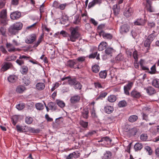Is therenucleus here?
<instances>
[{
	"label": "nucleus",
	"mask_w": 159,
	"mask_h": 159,
	"mask_svg": "<svg viewBox=\"0 0 159 159\" xmlns=\"http://www.w3.org/2000/svg\"><path fill=\"white\" fill-rule=\"evenodd\" d=\"M66 80H68L69 84L70 86H73L75 89L80 90L82 88V85L79 81L76 80V78H71L70 76H67L61 79L62 81Z\"/></svg>",
	"instance_id": "nucleus-1"
},
{
	"label": "nucleus",
	"mask_w": 159,
	"mask_h": 159,
	"mask_svg": "<svg viewBox=\"0 0 159 159\" xmlns=\"http://www.w3.org/2000/svg\"><path fill=\"white\" fill-rule=\"evenodd\" d=\"M23 24L20 22H16L10 26L8 29L9 33L11 35H14L18 33L23 27Z\"/></svg>",
	"instance_id": "nucleus-2"
},
{
	"label": "nucleus",
	"mask_w": 159,
	"mask_h": 159,
	"mask_svg": "<svg viewBox=\"0 0 159 159\" xmlns=\"http://www.w3.org/2000/svg\"><path fill=\"white\" fill-rule=\"evenodd\" d=\"M7 9H2L0 12V24L6 25L7 24Z\"/></svg>",
	"instance_id": "nucleus-3"
},
{
	"label": "nucleus",
	"mask_w": 159,
	"mask_h": 159,
	"mask_svg": "<svg viewBox=\"0 0 159 159\" xmlns=\"http://www.w3.org/2000/svg\"><path fill=\"white\" fill-rule=\"evenodd\" d=\"M70 31V34H69V36L67 38V41L72 42H76L79 39L80 36V34L76 33L75 31Z\"/></svg>",
	"instance_id": "nucleus-4"
},
{
	"label": "nucleus",
	"mask_w": 159,
	"mask_h": 159,
	"mask_svg": "<svg viewBox=\"0 0 159 159\" xmlns=\"http://www.w3.org/2000/svg\"><path fill=\"white\" fill-rule=\"evenodd\" d=\"M79 64L77 63L75 59L69 60L66 63V65L68 67L71 69H79L80 67Z\"/></svg>",
	"instance_id": "nucleus-5"
},
{
	"label": "nucleus",
	"mask_w": 159,
	"mask_h": 159,
	"mask_svg": "<svg viewBox=\"0 0 159 159\" xmlns=\"http://www.w3.org/2000/svg\"><path fill=\"white\" fill-rule=\"evenodd\" d=\"M37 38V36L36 34H31L25 39V42L27 44H32L36 40Z\"/></svg>",
	"instance_id": "nucleus-6"
},
{
	"label": "nucleus",
	"mask_w": 159,
	"mask_h": 159,
	"mask_svg": "<svg viewBox=\"0 0 159 159\" xmlns=\"http://www.w3.org/2000/svg\"><path fill=\"white\" fill-rule=\"evenodd\" d=\"M21 16L20 11H17L11 12L10 14V18L12 20H16L19 19Z\"/></svg>",
	"instance_id": "nucleus-7"
},
{
	"label": "nucleus",
	"mask_w": 159,
	"mask_h": 159,
	"mask_svg": "<svg viewBox=\"0 0 159 159\" xmlns=\"http://www.w3.org/2000/svg\"><path fill=\"white\" fill-rule=\"evenodd\" d=\"M133 9L128 5L125 9L124 12V15L125 16L128 17L132 16L133 13Z\"/></svg>",
	"instance_id": "nucleus-8"
},
{
	"label": "nucleus",
	"mask_w": 159,
	"mask_h": 159,
	"mask_svg": "<svg viewBox=\"0 0 159 159\" xmlns=\"http://www.w3.org/2000/svg\"><path fill=\"white\" fill-rule=\"evenodd\" d=\"M130 29V26L128 24H124L120 27V33L123 34H126L129 31Z\"/></svg>",
	"instance_id": "nucleus-9"
},
{
	"label": "nucleus",
	"mask_w": 159,
	"mask_h": 159,
	"mask_svg": "<svg viewBox=\"0 0 159 159\" xmlns=\"http://www.w3.org/2000/svg\"><path fill=\"white\" fill-rule=\"evenodd\" d=\"M133 84L132 82L129 83L127 84H126L124 87V90L125 93L127 95L129 96L130 93L129 90L132 88Z\"/></svg>",
	"instance_id": "nucleus-10"
},
{
	"label": "nucleus",
	"mask_w": 159,
	"mask_h": 159,
	"mask_svg": "<svg viewBox=\"0 0 159 159\" xmlns=\"http://www.w3.org/2000/svg\"><path fill=\"white\" fill-rule=\"evenodd\" d=\"M129 95L134 99H139L142 96L141 93L135 89L131 92Z\"/></svg>",
	"instance_id": "nucleus-11"
},
{
	"label": "nucleus",
	"mask_w": 159,
	"mask_h": 159,
	"mask_svg": "<svg viewBox=\"0 0 159 159\" xmlns=\"http://www.w3.org/2000/svg\"><path fill=\"white\" fill-rule=\"evenodd\" d=\"M80 96L77 94L72 96L70 99V103L72 104L78 103L80 101Z\"/></svg>",
	"instance_id": "nucleus-12"
},
{
	"label": "nucleus",
	"mask_w": 159,
	"mask_h": 159,
	"mask_svg": "<svg viewBox=\"0 0 159 159\" xmlns=\"http://www.w3.org/2000/svg\"><path fill=\"white\" fill-rule=\"evenodd\" d=\"M13 67V65L11 62H4L1 69L2 71L4 72Z\"/></svg>",
	"instance_id": "nucleus-13"
},
{
	"label": "nucleus",
	"mask_w": 159,
	"mask_h": 159,
	"mask_svg": "<svg viewBox=\"0 0 159 159\" xmlns=\"http://www.w3.org/2000/svg\"><path fill=\"white\" fill-rule=\"evenodd\" d=\"M146 90L147 93L150 95H153L157 92V91L152 87H148L147 88L144 89Z\"/></svg>",
	"instance_id": "nucleus-14"
},
{
	"label": "nucleus",
	"mask_w": 159,
	"mask_h": 159,
	"mask_svg": "<svg viewBox=\"0 0 159 159\" xmlns=\"http://www.w3.org/2000/svg\"><path fill=\"white\" fill-rule=\"evenodd\" d=\"M82 116L84 118L87 119L89 117V108L86 107L84 108L81 111Z\"/></svg>",
	"instance_id": "nucleus-15"
},
{
	"label": "nucleus",
	"mask_w": 159,
	"mask_h": 159,
	"mask_svg": "<svg viewBox=\"0 0 159 159\" xmlns=\"http://www.w3.org/2000/svg\"><path fill=\"white\" fill-rule=\"evenodd\" d=\"M100 54H98V52L97 51L94 50L92 53L89 56V59H94L96 57V59L97 60L100 59Z\"/></svg>",
	"instance_id": "nucleus-16"
},
{
	"label": "nucleus",
	"mask_w": 159,
	"mask_h": 159,
	"mask_svg": "<svg viewBox=\"0 0 159 159\" xmlns=\"http://www.w3.org/2000/svg\"><path fill=\"white\" fill-rule=\"evenodd\" d=\"M100 35L102 36L104 39H106L108 40H111L113 38V35L112 34L110 33H106L105 32H102V33H101V34Z\"/></svg>",
	"instance_id": "nucleus-17"
},
{
	"label": "nucleus",
	"mask_w": 159,
	"mask_h": 159,
	"mask_svg": "<svg viewBox=\"0 0 159 159\" xmlns=\"http://www.w3.org/2000/svg\"><path fill=\"white\" fill-rule=\"evenodd\" d=\"M44 34L43 33L39 37L37 41L34 43V45L33 46V47L35 48L37 47L42 42L43 39L44 37Z\"/></svg>",
	"instance_id": "nucleus-18"
},
{
	"label": "nucleus",
	"mask_w": 159,
	"mask_h": 159,
	"mask_svg": "<svg viewBox=\"0 0 159 159\" xmlns=\"http://www.w3.org/2000/svg\"><path fill=\"white\" fill-rule=\"evenodd\" d=\"M101 2V0H93L91 2H90L88 5V8H90L96 4H100Z\"/></svg>",
	"instance_id": "nucleus-19"
},
{
	"label": "nucleus",
	"mask_w": 159,
	"mask_h": 159,
	"mask_svg": "<svg viewBox=\"0 0 159 159\" xmlns=\"http://www.w3.org/2000/svg\"><path fill=\"white\" fill-rule=\"evenodd\" d=\"M146 20L143 19H138L135 21L134 25H143L146 23Z\"/></svg>",
	"instance_id": "nucleus-20"
},
{
	"label": "nucleus",
	"mask_w": 159,
	"mask_h": 159,
	"mask_svg": "<svg viewBox=\"0 0 159 159\" xmlns=\"http://www.w3.org/2000/svg\"><path fill=\"white\" fill-rule=\"evenodd\" d=\"M48 107L49 108L50 110L52 111L56 110L57 109V106L55 103L52 102H49L48 104Z\"/></svg>",
	"instance_id": "nucleus-21"
},
{
	"label": "nucleus",
	"mask_w": 159,
	"mask_h": 159,
	"mask_svg": "<svg viewBox=\"0 0 159 159\" xmlns=\"http://www.w3.org/2000/svg\"><path fill=\"white\" fill-rule=\"evenodd\" d=\"M143 148L142 143L138 142L135 143L134 146V148L136 151H140Z\"/></svg>",
	"instance_id": "nucleus-22"
},
{
	"label": "nucleus",
	"mask_w": 159,
	"mask_h": 159,
	"mask_svg": "<svg viewBox=\"0 0 159 159\" xmlns=\"http://www.w3.org/2000/svg\"><path fill=\"white\" fill-rule=\"evenodd\" d=\"M104 110L105 112L108 114L111 113L114 110L113 107L110 106H106L104 107Z\"/></svg>",
	"instance_id": "nucleus-23"
},
{
	"label": "nucleus",
	"mask_w": 159,
	"mask_h": 159,
	"mask_svg": "<svg viewBox=\"0 0 159 159\" xmlns=\"http://www.w3.org/2000/svg\"><path fill=\"white\" fill-rule=\"evenodd\" d=\"M85 60V57H78L77 58L75 59L77 63L79 64V66L80 67V69L83 66L81 65V62L84 61Z\"/></svg>",
	"instance_id": "nucleus-24"
},
{
	"label": "nucleus",
	"mask_w": 159,
	"mask_h": 159,
	"mask_svg": "<svg viewBox=\"0 0 159 159\" xmlns=\"http://www.w3.org/2000/svg\"><path fill=\"white\" fill-rule=\"evenodd\" d=\"M17 79V77L14 75H10L7 78L8 81L11 83H13L16 81Z\"/></svg>",
	"instance_id": "nucleus-25"
},
{
	"label": "nucleus",
	"mask_w": 159,
	"mask_h": 159,
	"mask_svg": "<svg viewBox=\"0 0 159 159\" xmlns=\"http://www.w3.org/2000/svg\"><path fill=\"white\" fill-rule=\"evenodd\" d=\"M107 46V44L106 42H102L98 46V49L99 51H102L106 48Z\"/></svg>",
	"instance_id": "nucleus-26"
},
{
	"label": "nucleus",
	"mask_w": 159,
	"mask_h": 159,
	"mask_svg": "<svg viewBox=\"0 0 159 159\" xmlns=\"http://www.w3.org/2000/svg\"><path fill=\"white\" fill-rule=\"evenodd\" d=\"M113 11V13L116 16H117L119 14L120 11L119 7H118L117 5H114L112 8Z\"/></svg>",
	"instance_id": "nucleus-27"
},
{
	"label": "nucleus",
	"mask_w": 159,
	"mask_h": 159,
	"mask_svg": "<svg viewBox=\"0 0 159 159\" xmlns=\"http://www.w3.org/2000/svg\"><path fill=\"white\" fill-rule=\"evenodd\" d=\"M124 59V57L122 54H119L116 57L115 60L113 61L114 63H118L119 61H123Z\"/></svg>",
	"instance_id": "nucleus-28"
},
{
	"label": "nucleus",
	"mask_w": 159,
	"mask_h": 159,
	"mask_svg": "<svg viewBox=\"0 0 159 159\" xmlns=\"http://www.w3.org/2000/svg\"><path fill=\"white\" fill-rule=\"evenodd\" d=\"M147 3L146 4V10L150 12H153V10L151 6V2L147 0Z\"/></svg>",
	"instance_id": "nucleus-29"
},
{
	"label": "nucleus",
	"mask_w": 159,
	"mask_h": 159,
	"mask_svg": "<svg viewBox=\"0 0 159 159\" xmlns=\"http://www.w3.org/2000/svg\"><path fill=\"white\" fill-rule=\"evenodd\" d=\"M105 28V25L104 24H102L99 25L98 27L97 30L99 34L100 35L101 34V33L104 32V31L103 30Z\"/></svg>",
	"instance_id": "nucleus-30"
},
{
	"label": "nucleus",
	"mask_w": 159,
	"mask_h": 159,
	"mask_svg": "<svg viewBox=\"0 0 159 159\" xmlns=\"http://www.w3.org/2000/svg\"><path fill=\"white\" fill-rule=\"evenodd\" d=\"M36 87L37 89L41 90L44 89L45 85L43 83H38L36 84Z\"/></svg>",
	"instance_id": "nucleus-31"
},
{
	"label": "nucleus",
	"mask_w": 159,
	"mask_h": 159,
	"mask_svg": "<svg viewBox=\"0 0 159 159\" xmlns=\"http://www.w3.org/2000/svg\"><path fill=\"white\" fill-rule=\"evenodd\" d=\"M112 156V153L110 151H107L104 154L103 158L104 159H110Z\"/></svg>",
	"instance_id": "nucleus-32"
},
{
	"label": "nucleus",
	"mask_w": 159,
	"mask_h": 159,
	"mask_svg": "<svg viewBox=\"0 0 159 159\" xmlns=\"http://www.w3.org/2000/svg\"><path fill=\"white\" fill-rule=\"evenodd\" d=\"M26 89L22 85L18 86L16 89V92L19 93H22Z\"/></svg>",
	"instance_id": "nucleus-33"
},
{
	"label": "nucleus",
	"mask_w": 159,
	"mask_h": 159,
	"mask_svg": "<svg viewBox=\"0 0 159 159\" xmlns=\"http://www.w3.org/2000/svg\"><path fill=\"white\" fill-rule=\"evenodd\" d=\"M105 51L106 54L111 56V54L114 52V50L112 48L108 47L106 48Z\"/></svg>",
	"instance_id": "nucleus-34"
},
{
	"label": "nucleus",
	"mask_w": 159,
	"mask_h": 159,
	"mask_svg": "<svg viewBox=\"0 0 159 159\" xmlns=\"http://www.w3.org/2000/svg\"><path fill=\"white\" fill-rule=\"evenodd\" d=\"M81 18H80V15H77L75 16V20L73 23L75 25H79L80 22Z\"/></svg>",
	"instance_id": "nucleus-35"
},
{
	"label": "nucleus",
	"mask_w": 159,
	"mask_h": 159,
	"mask_svg": "<svg viewBox=\"0 0 159 159\" xmlns=\"http://www.w3.org/2000/svg\"><path fill=\"white\" fill-rule=\"evenodd\" d=\"M56 102L57 105L61 108H63L65 106V103L62 101L60 99H57L56 100Z\"/></svg>",
	"instance_id": "nucleus-36"
},
{
	"label": "nucleus",
	"mask_w": 159,
	"mask_h": 159,
	"mask_svg": "<svg viewBox=\"0 0 159 159\" xmlns=\"http://www.w3.org/2000/svg\"><path fill=\"white\" fill-rule=\"evenodd\" d=\"M152 84L156 88H159V79H154L152 81Z\"/></svg>",
	"instance_id": "nucleus-37"
},
{
	"label": "nucleus",
	"mask_w": 159,
	"mask_h": 159,
	"mask_svg": "<svg viewBox=\"0 0 159 159\" xmlns=\"http://www.w3.org/2000/svg\"><path fill=\"white\" fill-rule=\"evenodd\" d=\"M156 33L155 31L153 30L152 33L149 35L147 38L152 41L157 35L155 34Z\"/></svg>",
	"instance_id": "nucleus-38"
},
{
	"label": "nucleus",
	"mask_w": 159,
	"mask_h": 159,
	"mask_svg": "<svg viewBox=\"0 0 159 159\" xmlns=\"http://www.w3.org/2000/svg\"><path fill=\"white\" fill-rule=\"evenodd\" d=\"M107 92H101L100 95L96 98V100H102L107 95Z\"/></svg>",
	"instance_id": "nucleus-39"
},
{
	"label": "nucleus",
	"mask_w": 159,
	"mask_h": 159,
	"mask_svg": "<svg viewBox=\"0 0 159 159\" xmlns=\"http://www.w3.org/2000/svg\"><path fill=\"white\" fill-rule=\"evenodd\" d=\"M138 118L137 116L134 115L130 116L128 120L129 122L133 123L136 121Z\"/></svg>",
	"instance_id": "nucleus-40"
},
{
	"label": "nucleus",
	"mask_w": 159,
	"mask_h": 159,
	"mask_svg": "<svg viewBox=\"0 0 159 159\" xmlns=\"http://www.w3.org/2000/svg\"><path fill=\"white\" fill-rule=\"evenodd\" d=\"M116 100V96L113 95H111L108 97V100L111 102H115Z\"/></svg>",
	"instance_id": "nucleus-41"
},
{
	"label": "nucleus",
	"mask_w": 159,
	"mask_h": 159,
	"mask_svg": "<svg viewBox=\"0 0 159 159\" xmlns=\"http://www.w3.org/2000/svg\"><path fill=\"white\" fill-rule=\"evenodd\" d=\"M100 69V67L98 65H95L92 67V70L93 72L97 73L99 71Z\"/></svg>",
	"instance_id": "nucleus-42"
},
{
	"label": "nucleus",
	"mask_w": 159,
	"mask_h": 159,
	"mask_svg": "<svg viewBox=\"0 0 159 159\" xmlns=\"http://www.w3.org/2000/svg\"><path fill=\"white\" fill-rule=\"evenodd\" d=\"M100 77L102 79H105L107 75V71L106 70L101 71L99 73Z\"/></svg>",
	"instance_id": "nucleus-43"
},
{
	"label": "nucleus",
	"mask_w": 159,
	"mask_h": 159,
	"mask_svg": "<svg viewBox=\"0 0 159 159\" xmlns=\"http://www.w3.org/2000/svg\"><path fill=\"white\" fill-rule=\"evenodd\" d=\"M28 68L26 66H23L21 67V72L23 75H26L28 72Z\"/></svg>",
	"instance_id": "nucleus-44"
},
{
	"label": "nucleus",
	"mask_w": 159,
	"mask_h": 159,
	"mask_svg": "<svg viewBox=\"0 0 159 159\" xmlns=\"http://www.w3.org/2000/svg\"><path fill=\"white\" fill-rule=\"evenodd\" d=\"M35 106L36 108L39 110H42L44 108L43 104L40 103H36L35 105Z\"/></svg>",
	"instance_id": "nucleus-45"
},
{
	"label": "nucleus",
	"mask_w": 159,
	"mask_h": 159,
	"mask_svg": "<svg viewBox=\"0 0 159 159\" xmlns=\"http://www.w3.org/2000/svg\"><path fill=\"white\" fill-rule=\"evenodd\" d=\"M140 140L142 141H146L148 139V136L146 134H143L140 136Z\"/></svg>",
	"instance_id": "nucleus-46"
},
{
	"label": "nucleus",
	"mask_w": 159,
	"mask_h": 159,
	"mask_svg": "<svg viewBox=\"0 0 159 159\" xmlns=\"http://www.w3.org/2000/svg\"><path fill=\"white\" fill-rule=\"evenodd\" d=\"M152 42L147 38L144 42V46L146 47L149 48Z\"/></svg>",
	"instance_id": "nucleus-47"
},
{
	"label": "nucleus",
	"mask_w": 159,
	"mask_h": 159,
	"mask_svg": "<svg viewBox=\"0 0 159 159\" xmlns=\"http://www.w3.org/2000/svg\"><path fill=\"white\" fill-rule=\"evenodd\" d=\"M144 148L145 150L148 152V154L149 155H151L152 153V148L149 146H145L144 147Z\"/></svg>",
	"instance_id": "nucleus-48"
},
{
	"label": "nucleus",
	"mask_w": 159,
	"mask_h": 159,
	"mask_svg": "<svg viewBox=\"0 0 159 159\" xmlns=\"http://www.w3.org/2000/svg\"><path fill=\"white\" fill-rule=\"evenodd\" d=\"M25 107V104L24 103H20L18 105H16V108L19 110H21L23 109Z\"/></svg>",
	"instance_id": "nucleus-49"
},
{
	"label": "nucleus",
	"mask_w": 159,
	"mask_h": 159,
	"mask_svg": "<svg viewBox=\"0 0 159 159\" xmlns=\"http://www.w3.org/2000/svg\"><path fill=\"white\" fill-rule=\"evenodd\" d=\"M151 71H148V73L151 74H154L156 73V64L154 65L151 68Z\"/></svg>",
	"instance_id": "nucleus-50"
},
{
	"label": "nucleus",
	"mask_w": 159,
	"mask_h": 159,
	"mask_svg": "<svg viewBox=\"0 0 159 159\" xmlns=\"http://www.w3.org/2000/svg\"><path fill=\"white\" fill-rule=\"evenodd\" d=\"M16 57H17L16 56L11 55L7 57L5 59V60L7 61H14L16 59Z\"/></svg>",
	"instance_id": "nucleus-51"
},
{
	"label": "nucleus",
	"mask_w": 159,
	"mask_h": 159,
	"mask_svg": "<svg viewBox=\"0 0 159 159\" xmlns=\"http://www.w3.org/2000/svg\"><path fill=\"white\" fill-rule=\"evenodd\" d=\"M127 102L125 100H122L118 103V107H125L127 105Z\"/></svg>",
	"instance_id": "nucleus-52"
},
{
	"label": "nucleus",
	"mask_w": 159,
	"mask_h": 159,
	"mask_svg": "<svg viewBox=\"0 0 159 159\" xmlns=\"http://www.w3.org/2000/svg\"><path fill=\"white\" fill-rule=\"evenodd\" d=\"M11 119L12 121V124L15 125L18 121V117L17 116L14 115L12 117Z\"/></svg>",
	"instance_id": "nucleus-53"
},
{
	"label": "nucleus",
	"mask_w": 159,
	"mask_h": 159,
	"mask_svg": "<svg viewBox=\"0 0 159 159\" xmlns=\"http://www.w3.org/2000/svg\"><path fill=\"white\" fill-rule=\"evenodd\" d=\"M37 22L33 24V25L27 26L26 28V30H33L34 29H36L37 28L36 25L37 24Z\"/></svg>",
	"instance_id": "nucleus-54"
},
{
	"label": "nucleus",
	"mask_w": 159,
	"mask_h": 159,
	"mask_svg": "<svg viewBox=\"0 0 159 159\" xmlns=\"http://www.w3.org/2000/svg\"><path fill=\"white\" fill-rule=\"evenodd\" d=\"M80 125L84 128H86L88 126V123L87 122L81 120L80 122Z\"/></svg>",
	"instance_id": "nucleus-55"
},
{
	"label": "nucleus",
	"mask_w": 159,
	"mask_h": 159,
	"mask_svg": "<svg viewBox=\"0 0 159 159\" xmlns=\"http://www.w3.org/2000/svg\"><path fill=\"white\" fill-rule=\"evenodd\" d=\"M33 121V118L30 117H27L25 118V122L27 124H31L32 122Z\"/></svg>",
	"instance_id": "nucleus-56"
},
{
	"label": "nucleus",
	"mask_w": 159,
	"mask_h": 159,
	"mask_svg": "<svg viewBox=\"0 0 159 159\" xmlns=\"http://www.w3.org/2000/svg\"><path fill=\"white\" fill-rule=\"evenodd\" d=\"M133 57L134 59V61H137L138 60V54L137 51L135 50L133 52Z\"/></svg>",
	"instance_id": "nucleus-57"
},
{
	"label": "nucleus",
	"mask_w": 159,
	"mask_h": 159,
	"mask_svg": "<svg viewBox=\"0 0 159 159\" xmlns=\"http://www.w3.org/2000/svg\"><path fill=\"white\" fill-rule=\"evenodd\" d=\"M76 153L74 152L70 154L68 156L66 157V159H70L72 158L73 157H75L76 156Z\"/></svg>",
	"instance_id": "nucleus-58"
},
{
	"label": "nucleus",
	"mask_w": 159,
	"mask_h": 159,
	"mask_svg": "<svg viewBox=\"0 0 159 159\" xmlns=\"http://www.w3.org/2000/svg\"><path fill=\"white\" fill-rule=\"evenodd\" d=\"M138 129L136 127H134L131 129L130 132L131 134L134 136L138 132Z\"/></svg>",
	"instance_id": "nucleus-59"
},
{
	"label": "nucleus",
	"mask_w": 159,
	"mask_h": 159,
	"mask_svg": "<svg viewBox=\"0 0 159 159\" xmlns=\"http://www.w3.org/2000/svg\"><path fill=\"white\" fill-rule=\"evenodd\" d=\"M91 113L92 117L97 118V116L96 115L94 107H93L91 111Z\"/></svg>",
	"instance_id": "nucleus-60"
},
{
	"label": "nucleus",
	"mask_w": 159,
	"mask_h": 159,
	"mask_svg": "<svg viewBox=\"0 0 159 159\" xmlns=\"http://www.w3.org/2000/svg\"><path fill=\"white\" fill-rule=\"evenodd\" d=\"M79 27V26H76L75 27H71L70 29V31H75L76 33H77L78 34H80L78 31Z\"/></svg>",
	"instance_id": "nucleus-61"
},
{
	"label": "nucleus",
	"mask_w": 159,
	"mask_h": 159,
	"mask_svg": "<svg viewBox=\"0 0 159 159\" xmlns=\"http://www.w3.org/2000/svg\"><path fill=\"white\" fill-rule=\"evenodd\" d=\"M148 26L149 28H154L156 26V24L153 22H148Z\"/></svg>",
	"instance_id": "nucleus-62"
},
{
	"label": "nucleus",
	"mask_w": 159,
	"mask_h": 159,
	"mask_svg": "<svg viewBox=\"0 0 159 159\" xmlns=\"http://www.w3.org/2000/svg\"><path fill=\"white\" fill-rule=\"evenodd\" d=\"M60 34H62L64 37H67V39L68 38V37L69 36V34L67 33L66 31L64 30L61 31Z\"/></svg>",
	"instance_id": "nucleus-63"
},
{
	"label": "nucleus",
	"mask_w": 159,
	"mask_h": 159,
	"mask_svg": "<svg viewBox=\"0 0 159 159\" xmlns=\"http://www.w3.org/2000/svg\"><path fill=\"white\" fill-rule=\"evenodd\" d=\"M16 62L19 65L21 66L23 65L24 63V61L21 59H17L16 61Z\"/></svg>",
	"instance_id": "nucleus-64"
}]
</instances>
